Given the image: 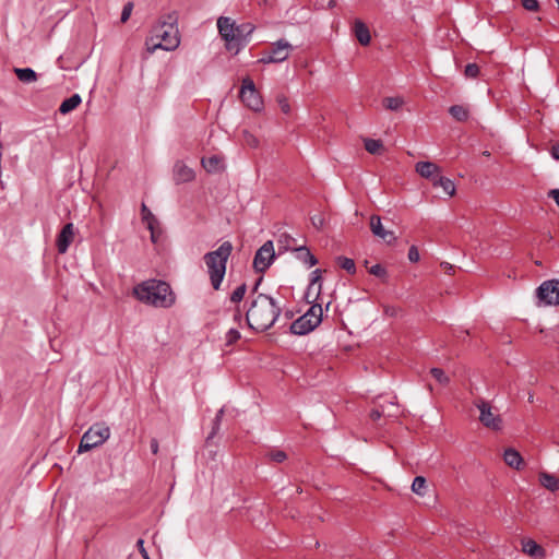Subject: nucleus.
I'll return each mask as SVG.
<instances>
[{"label":"nucleus","mask_w":559,"mask_h":559,"mask_svg":"<svg viewBox=\"0 0 559 559\" xmlns=\"http://www.w3.org/2000/svg\"><path fill=\"white\" fill-rule=\"evenodd\" d=\"M522 549L533 558L542 559L545 557L544 548L531 538L522 540Z\"/></svg>","instance_id":"a211bd4d"},{"label":"nucleus","mask_w":559,"mask_h":559,"mask_svg":"<svg viewBox=\"0 0 559 559\" xmlns=\"http://www.w3.org/2000/svg\"><path fill=\"white\" fill-rule=\"evenodd\" d=\"M202 166L207 173H217L221 168V158L216 155L202 158Z\"/></svg>","instance_id":"cd10ccee"},{"label":"nucleus","mask_w":559,"mask_h":559,"mask_svg":"<svg viewBox=\"0 0 559 559\" xmlns=\"http://www.w3.org/2000/svg\"><path fill=\"white\" fill-rule=\"evenodd\" d=\"M278 103H280L282 111L284 114H288L290 110V107H289L287 99L286 98L280 99Z\"/></svg>","instance_id":"8fccbe9b"},{"label":"nucleus","mask_w":559,"mask_h":559,"mask_svg":"<svg viewBox=\"0 0 559 559\" xmlns=\"http://www.w3.org/2000/svg\"><path fill=\"white\" fill-rule=\"evenodd\" d=\"M415 169L421 177L430 179L432 183L436 180V175L440 174V168L432 162H418Z\"/></svg>","instance_id":"f3484780"},{"label":"nucleus","mask_w":559,"mask_h":559,"mask_svg":"<svg viewBox=\"0 0 559 559\" xmlns=\"http://www.w3.org/2000/svg\"><path fill=\"white\" fill-rule=\"evenodd\" d=\"M82 103V98L79 94H72L70 97L66 98L59 106V112L61 115H67L74 110Z\"/></svg>","instance_id":"4be33fe9"},{"label":"nucleus","mask_w":559,"mask_h":559,"mask_svg":"<svg viewBox=\"0 0 559 559\" xmlns=\"http://www.w3.org/2000/svg\"><path fill=\"white\" fill-rule=\"evenodd\" d=\"M150 447H151L152 453L153 454H157V452H158V441L156 439H152L151 440Z\"/></svg>","instance_id":"5fc2aeb1"},{"label":"nucleus","mask_w":559,"mask_h":559,"mask_svg":"<svg viewBox=\"0 0 559 559\" xmlns=\"http://www.w3.org/2000/svg\"><path fill=\"white\" fill-rule=\"evenodd\" d=\"M407 257L411 262L415 263L419 261V251L416 246H411V248L408 249Z\"/></svg>","instance_id":"37998d69"},{"label":"nucleus","mask_w":559,"mask_h":559,"mask_svg":"<svg viewBox=\"0 0 559 559\" xmlns=\"http://www.w3.org/2000/svg\"><path fill=\"white\" fill-rule=\"evenodd\" d=\"M246 293L247 285L246 283H242L230 294L229 300L234 304H239L243 299Z\"/></svg>","instance_id":"72a5a7b5"},{"label":"nucleus","mask_w":559,"mask_h":559,"mask_svg":"<svg viewBox=\"0 0 559 559\" xmlns=\"http://www.w3.org/2000/svg\"><path fill=\"white\" fill-rule=\"evenodd\" d=\"M254 25L252 23H241L239 25L235 24V48L233 51L237 55L240 50H242L250 41V36L254 31Z\"/></svg>","instance_id":"ddd939ff"},{"label":"nucleus","mask_w":559,"mask_h":559,"mask_svg":"<svg viewBox=\"0 0 559 559\" xmlns=\"http://www.w3.org/2000/svg\"><path fill=\"white\" fill-rule=\"evenodd\" d=\"M246 138H247V143L252 146V147H257L258 144H259V141L257 138H254L253 135L249 134L248 132H246Z\"/></svg>","instance_id":"de8ad7c7"},{"label":"nucleus","mask_w":559,"mask_h":559,"mask_svg":"<svg viewBox=\"0 0 559 559\" xmlns=\"http://www.w3.org/2000/svg\"><path fill=\"white\" fill-rule=\"evenodd\" d=\"M219 429H221V421H216L215 419H213L211 432L209 433V436L206 438V444H210L211 440L218 433Z\"/></svg>","instance_id":"a19ab883"},{"label":"nucleus","mask_w":559,"mask_h":559,"mask_svg":"<svg viewBox=\"0 0 559 559\" xmlns=\"http://www.w3.org/2000/svg\"><path fill=\"white\" fill-rule=\"evenodd\" d=\"M260 4L271 5L272 4V0H261Z\"/></svg>","instance_id":"bf43d9fd"},{"label":"nucleus","mask_w":559,"mask_h":559,"mask_svg":"<svg viewBox=\"0 0 559 559\" xmlns=\"http://www.w3.org/2000/svg\"><path fill=\"white\" fill-rule=\"evenodd\" d=\"M365 150L370 154H378L382 148L383 144L380 140L365 139Z\"/></svg>","instance_id":"473e14b6"},{"label":"nucleus","mask_w":559,"mask_h":559,"mask_svg":"<svg viewBox=\"0 0 559 559\" xmlns=\"http://www.w3.org/2000/svg\"><path fill=\"white\" fill-rule=\"evenodd\" d=\"M464 74L466 78L475 79L479 74V67L476 63H467L465 66Z\"/></svg>","instance_id":"58836bf2"},{"label":"nucleus","mask_w":559,"mask_h":559,"mask_svg":"<svg viewBox=\"0 0 559 559\" xmlns=\"http://www.w3.org/2000/svg\"><path fill=\"white\" fill-rule=\"evenodd\" d=\"M233 319H234V321H235L236 323L241 324V322H242V320H243V316H242V312H241V310H240V307H239V306H238V307H236V309H235V313H234V316H233Z\"/></svg>","instance_id":"49530a36"},{"label":"nucleus","mask_w":559,"mask_h":559,"mask_svg":"<svg viewBox=\"0 0 559 559\" xmlns=\"http://www.w3.org/2000/svg\"><path fill=\"white\" fill-rule=\"evenodd\" d=\"M151 39H157L152 48H147L151 52L157 48L163 50H174L180 44L179 31H178V12L171 11L158 20L157 24L152 28Z\"/></svg>","instance_id":"f03ea898"},{"label":"nucleus","mask_w":559,"mask_h":559,"mask_svg":"<svg viewBox=\"0 0 559 559\" xmlns=\"http://www.w3.org/2000/svg\"><path fill=\"white\" fill-rule=\"evenodd\" d=\"M503 460L507 465L516 469H520L524 464L520 452L513 448H509L504 451Z\"/></svg>","instance_id":"412c9836"},{"label":"nucleus","mask_w":559,"mask_h":559,"mask_svg":"<svg viewBox=\"0 0 559 559\" xmlns=\"http://www.w3.org/2000/svg\"><path fill=\"white\" fill-rule=\"evenodd\" d=\"M282 313L278 302L267 294H257L249 301L246 311V323L255 332L270 330Z\"/></svg>","instance_id":"f257e3e1"},{"label":"nucleus","mask_w":559,"mask_h":559,"mask_svg":"<svg viewBox=\"0 0 559 559\" xmlns=\"http://www.w3.org/2000/svg\"><path fill=\"white\" fill-rule=\"evenodd\" d=\"M539 481L542 486H544L546 489L552 492L559 489V479L552 474H548L545 472L540 473Z\"/></svg>","instance_id":"a878e982"},{"label":"nucleus","mask_w":559,"mask_h":559,"mask_svg":"<svg viewBox=\"0 0 559 559\" xmlns=\"http://www.w3.org/2000/svg\"><path fill=\"white\" fill-rule=\"evenodd\" d=\"M194 171L188 167L183 162L178 160L174 166V179L176 183L190 182L194 179Z\"/></svg>","instance_id":"dca6fc26"},{"label":"nucleus","mask_w":559,"mask_h":559,"mask_svg":"<svg viewBox=\"0 0 559 559\" xmlns=\"http://www.w3.org/2000/svg\"><path fill=\"white\" fill-rule=\"evenodd\" d=\"M369 273L374 275L376 277L381 278L383 282H386L388 271L381 264L378 263V264L372 265L369 269Z\"/></svg>","instance_id":"c9c22d12"},{"label":"nucleus","mask_w":559,"mask_h":559,"mask_svg":"<svg viewBox=\"0 0 559 559\" xmlns=\"http://www.w3.org/2000/svg\"><path fill=\"white\" fill-rule=\"evenodd\" d=\"M337 265L345 270L348 274H355L356 273V264L355 261L350 258L340 255L336 258Z\"/></svg>","instance_id":"c85d7f7f"},{"label":"nucleus","mask_w":559,"mask_h":559,"mask_svg":"<svg viewBox=\"0 0 559 559\" xmlns=\"http://www.w3.org/2000/svg\"><path fill=\"white\" fill-rule=\"evenodd\" d=\"M296 259L308 267H312L318 263V259L311 253L306 246H300L294 249Z\"/></svg>","instance_id":"6ab92c4d"},{"label":"nucleus","mask_w":559,"mask_h":559,"mask_svg":"<svg viewBox=\"0 0 559 559\" xmlns=\"http://www.w3.org/2000/svg\"><path fill=\"white\" fill-rule=\"evenodd\" d=\"M135 297L147 305L169 308L175 304V295L170 285L159 280H148L134 287Z\"/></svg>","instance_id":"7ed1b4c3"},{"label":"nucleus","mask_w":559,"mask_h":559,"mask_svg":"<svg viewBox=\"0 0 559 559\" xmlns=\"http://www.w3.org/2000/svg\"><path fill=\"white\" fill-rule=\"evenodd\" d=\"M234 247L230 241H224L216 250L206 252L203 255L211 285L215 290H218L222 286L226 274L227 261Z\"/></svg>","instance_id":"20e7f679"},{"label":"nucleus","mask_w":559,"mask_h":559,"mask_svg":"<svg viewBox=\"0 0 559 559\" xmlns=\"http://www.w3.org/2000/svg\"><path fill=\"white\" fill-rule=\"evenodd\" d=\"M381 417H382V411H380L379 408H373V409H371V412H370V418H371L373 421L379 420Z\"/></svg>","instance_id":"09e8293b"},{"label":"nucleus","mask_w":559,"mask_h":559,"mask_svg":"<svg viewBox=\"0 0 559 559\" xmlns=\"http://www.w3.org/2000/svg\"><path fill=\"white\" fill-rule=\"evenodd\" d=\"M430 373L440 384L449 383V377L444 373L442 369L431 368Z\"/></svg>","instance_id":"e433bc0d"},{"label":"nucleus","mask_w":559,"mask_h":559,"mask_svg":"<svg viewBox=\"0 0 559 559\" xmlns=\"http://www.w3.org/2000/svg\"><path fill=\"white\" fill-rule=\"evenodd\" d=\"M275 251L272 240L265 241L255 252L253 269L257 273H264L274 262Z\"/></svg>","instance_id":"6e6552de"},{"label":"nucleus","mask_w":559,"mask_h":559,"mask_svg":"<svg viewBox=\"0 0 559 559\" xmlns=\"http://www.w3.org/2000/svg\"><path fill=\"white\" fill-rule=\"evenodd\" d=\"M136 546H138V548H139L140 552L142 554V556H143L145 559H150V558H148V555H147V552H146V550H145V548H144V540H143V539H139V540L136 542Z\"/></svg>","instance_id":"3c124183"},{"label":"nucleus","mask_w":559,"mask_h":559,"mask_svg":"<svg viewBox=\"0 0 559 559\" xmlns=\"http://www.w3.org/2000/svg\"><path fill=\"white\" fill-rule=\"evenodd\" d=\"M476 406L479 409V420L486 428L495 431L502 429V419L500 415L491 413V406L488 402L481 400L476 404Z\"/></svg>","instance_id":"9d476101"},{"label":"nucleus","mask_w":559,"mask_h":559,"mask_svg":"<svg viewBox=\"0 0 559 559\" xmlns=\"http://www.w3.org/2000/svg\"><path fill=\"white\" fill-rule=\"evenodd\" d=\"M110 437V428L104 421L93 424L82 436L78 453L87 452L105 443Z\"/></svg>","instance_id":"39448f33"},{"label":"nucleus","mask_w":559,"mask_h":559,"mask_svg":"<svg viewBox=\"0 0 559 559\" xmlns=\"http://www.w3.org/2000/svg\"><path fill=\"white\" fill-rule=\"evenodd\" d=\"M217 28L222 38L225 40V47L228 51L235 48V21L227 16H219L217 20Z\"/></svg>","instance_id":"f8f14e48"},{"label":"nucleus","mask_w":559,"mask_h":559,"mask_svg":"<svg viewBox=\"0 0 559 559\" xmlns=\"http://www.w3.org/2000/svg\"><path fill=\"white\" fill-rule=\"evenodd\" d=\"M292 49L293 47L287 40L280 39L272 45L269 53L265 57H263L261 61L264 63L283 62L288 58L289 51Z\"/></svg>","instance_id":"9b49d317"},{"label":"nucleus","mask_w":559,"mask_h":559,"mask_svg":"<svg viewBox=\"0 0 559 559\" xmlns=\"http://www.w3.org/2000/svg\"><path fill=\"white\" fill-rule=\"evenodd\" d=\"M404 104V99L400 96L385 97L383 99V106L392 111H397Z\"/></svg>","instance_id":"2f4dec72"},{"label":"nucleus","mask_w":559,"mask_h":559,"mask_svg":"<svg viewBox=\"0 0 559 559\" xmlns=\"http://www.w3.org/2000/svg\"><path fill=\"white\" fill-rule=\"evenodd\" d=\"M551 156L559 160V143L554 145L552 148H551Z\"/></svg>","instance_id":"6e6d98bb"},{"label":"nucleus","mask_w":559,"mask_h":559,"mask_svg":"<svg viewBox=\"0 0 559 559\" xmlns=\"http://www.w3.org/2000/svg\"><path fill=\"white\" fill-rule=\"evenodd\" d=\"M548 197L554 199L556 204L558 205L559 207V189H551L549 192H548Z\"/></svg>","instance_id":"603ef678"},{"label":"nucleus","mask_w":559,"mask_h":559,"mask_svg":"<svg viewBox=\"0 0 559 559\" xmlns=\"http://www.w3.org/2000/svg\"><path fill=\"white\" fill-rule=\"evenodd\" d=\"M287 318H290L293 314L290 312L286 313Z\"/></svg>","instance_id":"680f3d73"},{"label":"nucleus","mask_w":559,"mask_h":559,"mask_svg":"<svg viewBox=\"0 0 559 559\" xmlns=\"http://www.w3.org/2000/svg\"><path fill=\"white\" fill-rule=\"evenodd\" d=\"M522 5L527 11H537L539 8L538 0H522Z\"/></svg>","instance_id":"79ce46f5"},{"label":"nucleus","mask_w":559,"mask_h":559,"mask_svg":"<svg viewBox=\"0 0 559 559\" xmlns=\"http://www.w3.org/2000/svg\"><path fill=\"white\" fill-rule=\"evenodd\" d=\"M262 280H263L262 277L258 278V281H257V282H255V284L253 285V287H252V289H251V296H250V299H251L252 297H254L257 294H259V293H258V289H259V286H260V284H261Z\"/></svg>","instance_id":"864d4df0"},{"label":"nucleus","mask_w":559,"mask_h":559,"mask_svg":"<svg viewBox=\"0 0 559 559\" xmlns=\"http://www.w3.org/2000/svg\"><path fill=\"white\" fill-rule=\"evenodd\" d=\"M322 313V306L313 304L306 313L290 324V333L295 335H306L312 332L321 323Z\"/></svg>","instance_id":"423d86ee"},{"label":"nucleus","mask_w":559,"mask_h":559,"mask_svg":"<svg viewBox=\"0 0 559 559\" xmlns=\"http://www.w3.org/2000/svg\"><path fill=\"white\" fill-rule=\"evenodd\" d=\"M354 33L360 45L367 46L371 40L370 32L367 25L360 20H356L354 24Z\"/></svg>","instance_id":"aec40b11"},{"label":"nucleus","mask_w":559,"mask_h":559,"mask_svg":"<svg viewBox=\"0 0 559 559\" xmlns=\"http://www.w3.org/2000/svg\"><path fill=\"white\" fill-rule=\"evenodd\" d=\"M240 337H241V334L237 329H235V328L229 329L225 334L226 346H230V345L235 344Z\"/></svg>","instance_id":"f704fd0d"},{"label":"nucleus","mask_w":559,"mask_h":559,"mask_svg":"<svg viewBox=\"0 0 559 559\" xmlns=\"http://www.w3.org/2000/svg\"><path fill=\"white\" fill-rule=\"evenodd\" d=\"M13 71L17 79L25 84L37 81L38 75L32 68H14Z\"/></svg>","instance_id":"b1692460"},{"label":"nucleus","mask_w":559,"mask_h":559,"mask_svg":"<svg viewBox=\"0 0 559 559\" xmlns=\"http://www.w3.org/2000/svg\"><path fill=\"white\" fill-rule=\"evenodd\" d=\"M151 231V240L152 242H157V238H156V234H155V228H153V230H150Z\"/></svg>","instance_id":"13d9d810"},{"label":"nucleus","mask_w":559,"mask_h":559,"mask_svg":"<svg viewBox=\"0 0 559 559\" xmlns=\"http://www.w3.org/2000/svg\"><path fill=\"white\" fill-rule=\"evenodd\" d=\"M540 302L546 306L559 305V280L552 278L543 282L536 289Z\"/></svg>","instance_id":"1a4fd4ad"},{"label":"nucleus","mask_w":559,"mask_h":559,"mask_svg":"<svg viewBox=\"0 0 559 559\" xmlns=\"http://www.w3.org/2000/svg\"><path fill=\"white\" fill-rule=\"evenodd\" d=\"M141 216L143 223L146 225V228L148 230H153L158 225V219L155 217V215L151 212V210L146 206L145 203H142L141 205Z\"/></svg>","instance_id":"393cba45"},{"label":"nucleus","mask_w":559,"mask_h":559,"mask_svg":"<svg viewBox=\"0 0 559 559\" xmlns=\"http://www.w3.org/2000/svg\"><path fill=\"white\" fill-rule=\"evenodd\" d=\"M381 239H382L383 241H385L386 243H392L393 241H395V240H396V236L394 235V233H393V231H391V230H386V231L384 233V236H383V237H381Z\"/></svg>","instance_id":"a18cd8bd"},{"label":"nucleus","mask_w":559,"mask_h":559,"mask_svg":"<svg viewBox=\"0 0 559 559\" xmlns=\"http://www.w3.org/2000/svg\"><path fill=\"white\" fill-rule=\"evenodd\" d=\"M132 9H133V3L132 2H127L123 8H122V12H121V16H120V20L122 23H126L131 13H132Z\"/></svg>","instance_id":"ea45409f"},{"label":"nucleus","mask_w":559,"mask_h":559,"mask_svg":"<svg viewBox=\"0 0 559 559\" xmlns=\"http://www.w3.org/2000/svg\"><path fill=\"white\" fill-rule=\"evenodd\" d=\"M266 456L276 463H282L287 459V454L282 450H272L270 451Z\"/></svg>","instance_id":"4c0bfd02"},{"label":"nucleus","mask_w":559,"mask_h":559,"mask_svg":"<svg viewBox=\"0 0 559 559\" xmlns=\"http://www.w3.org/2000/svg\"><path fill=\"white\" fill-rule=\"evenodd\" d=\"M311 223L317 229H321L324 225V218L321 215H314L311 217Z\"/></svg>","instance_id":"c03bdc74"},{"label":"nucleus","mask_w":559,"mask_h":559,"mask_svg":"<svg viewBox=\"0 0 559 559\" xmlns=\"http://www.w3.org/2000/svg\"><path fill=\"white\" fill-rule=\"evenodd\" d=\"M240 98L242 103L254 111L263 108V100L255 88L254 82L250 78H245L241 83Z\"/></svg>","instance_id":"0eeeda50"},{"label":"nucleus","mask_w":559,"mask_h":559,"mask_svg":"<svg viewBox=\"0 0 559 559\" xmlns=\"http://www.w3.org/2000/svg\"><path fill=\"white\" fill-rule=\"evenodd\" d=\"M412 491L424 497L427 491V480L424 476H416L412 484Z\"/></svg>","instance_id":"c756f323"},{"label":"nucleus","mask_w":559,"mask_h":559,"mask_svg":"<svg viewBox=\"0 0 559 559\" xmlns=\"http://www.w3.org/2000/svg\"><path fill=\"white\" fill-rule=\"evenodd\" d=\"M449 114L457 121H466L469 117V111L463 105H452L449 108Z\"/></svg>","instance_id":"bb28decb"},{"label":"nucleus","mask_w":559,"mask_h":559,"mask_svg":"<svg viewBox=\"0 0 559 559\" xmlns=\"http://www.w3.org/2000/svg\"><path fill=\"white\" fill-rule=\"evenodd\" d=\"M435 187H440L444 191V193L449 197H452L455 193V185L454 182L440 174L436 175V180L432 183Z\"/></svg>","instance_id":"5701e85b"},{"label":"nucleus","mask_w":559,"mask_h":559,"mask_svg":"<svg viewBox=\"0 0 559 559\" xmlns=\"http://www.w3.org/2000/svg\"><path fill=\"white\" fill-rule=\"evenodd\" d=\"M224 412H225V408H224V407L219 408V409L217 411V413H216V415H215L214 419H215L216 421H221V423H222V419H223V416H224Z\"/></svg>","instance_id":"4d7b16f0"},{"label":"nucleus","mask_w":559,"mask_h":559,"mask_svg":"<svg viewBox=\"0 0 559 559\" xmlns=\"http://www.w3.org/2000/svg\"><path fill=\"white\" fill-rule=\"evenodd\" d=\"M321 278L322 271L320 269H316L310 274V283L306 290V299L308 302L314 301L319 295L321 294Z\"/></svg>","instance_id":"2eb2a0df"},{"label":"nucleus","mask_w":559,"mask_h":559,"mask_svg":"<svg viewBox=\"0 0 559 559\" xmlns=\"http://www.w3.org/2000/svg\"><path fill=\"white\" fill-rule=\"evenodd\" d=\"M74 237V225L72 223L66 224L57 236L58 252L63 254L68 251Z\"/></svg>","instance_id":"4468645a"},{"label":"nucleus","mask_w":559,"mask_h":559,"mask_svg":"<svg viewBox=\"0 0 559 559\" xmlns=\"http://www.w3.org/2000/svg\"><path fill=\"white\" fill-rule=\"evenodd\" d=\"M370 228L374 236L381 238L386 229L383 228L380 216L372 215L370 218Z\"/></svg>","instance_id":"7c9ffc66"},{"label":"nucleus","mask_w":559,"mask_h":559,"mask_svg":"<svg viewBox=\"0 0 559 559\" xmlns=\"http://www.w3.org/2000/svg\"><path fill=\"white\" fill-rule=\"evenodd\" d=\"M528 401H530V402H533V395H532V394H530V396H528Z\"/></svg>","instance_id":"052dcab7"}]
</instances>
